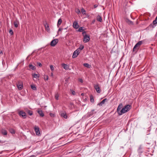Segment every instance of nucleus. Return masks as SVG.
I'll return each mask as SVG.
<instances>
[{"label": "nucleus", "instance_id": "nucleus-1", "mask_svg": "<svg viewBox=\"0 0 157 157\" xmlns=\"http://www.w3.org/2000/svg\"><path fill=\"white\" fill-rule=\"evenodd\" d=\"M131 108V106L129 105H127L124 106L119 113V115H121L123 114L124 113L127 112L129 111Z\"/></svg>", "mask_w": 157, "mask_h": 157}, {"label": "nucleus", "instance_id": "nucleus-2", "mask_svg": "<svg viewBox=\"0 0 157 157\" xmlns=\"http://www.w3.org/2000/svg\"><path fill=\"white\" fill-rule=\"evenodd\" d=\"M143 41L142 40L139 41L134 46L133 48V51H135L136 50L138 49L140 45L143 44Z\"/></svg>", "mask_w": 157, "mask_h": 157}, {"label": "nucleus", "instance_id": "nucleus-3", "mask_svg": "<svg viewBox=\"0 0 157 157\" xmlns=\"http://www.w3.org/2000/svg\"><path fill=\"white\" fill-rule=\"evenodd\" d=\"M90 40V36L86 34H85V35L83 36V41L84 43H87Z\"/></svg>", "mask_w": 157, "mask_h": 157}, {"label": "nucleus", "instance_id": "nucleus-4", "mask_svg": "<svg viewBox=\"0 0 157 157\" xmlns=\"http://www.w3.org/2000/svg\"><path fill=\"white\" fill-rule=\"evenodd\" d=\"M19 115L25 119L26 118V115L25 112L23 111H20L18 112Z\"/></svg>", "mask_w": 157, "mask_h": 157}, {"label": "nucleus", "instance_id": "nucleus-5", "mask_svg": "<svg viewBox=\"0 0 157 157\" xmlns=\"http://www.w3.org/2000/svg\"><path fill=\"white\" fill-rule=\"evenodd\" d=\"M58 39H56L52 40L51 42L50 45L52 47L55 46L56 45V44L58 43Z\"/></svg>", "mask_w": 157, "mask_h": 157}, {"label": "nucleus", "instance_id": "nucleus-6", "mask_svg": "<svg viewBox=\"0 0 157 157\" xmlns=\"http://www.w3.org/2000/svg\"><path fill=\"white\" fill-rule=\"evenodd\" d=\"M35 131L36 132V134L37 135H40V132L39 130V128L37 126H35L34 127Z\"/></svg>", "mask_w": 157, "mask_h": 157}, {"label": "nucleus", "instance_id": "nucleus-7", "mask_svg": "<svg viewBox=\"0 0 157 157\" xmlns=\"http://www.w3.org/2000/svg\"><path fill=\"white\" fill-rule=\"evenodd\" d=\"M80 52L77 50V49L75 50L73 53L72 55V58H75L76 57L78 56L79 55Z\"/></svg>", "mask_w": 157, "mask_h": 157}, {"label": "nucleus", "instance_id": "nucleus-8", "mask_svg": "<svg viewBox=\"0 0 157 157\" xmlns=\"http://www.w3.org/2000/svg\"><path fill=\"white\" fill-rule=\"evenodd\" d=\"M60 115L61 117H63L65 119H67V113L64 111L61 112L60 113Z\"/></svg>", "mask_w": 157, "mask_h": 157}, {"label": "nucleus", "instance_id": "nucleus-9", "mask_svg": "<svg viewBox=\"0 0 157 157\" xmlns=\"http://www.w3.org/2000/svg\"><path fill=\"white\" fill-rule=\"evenodd\" d=\"M17 86L19 90H21L22 89L23 87L22 83L21 82H19L17 84Z\"/></svg>", "mask_w": 157, "mask_h": 157}, {"label": "nucleus", "instance_id": "nucleus-10", "mask_svg": "<svg viewBox=\"0 0 157 157\" xmlns=\"http://www.w3.org/2000/svg\"><path fill=\"white\" fill-rule=\"evenodd\" d=\"M73 27L76 29H78L79 27L78 23L77 21H74L73 23Z\"/></svg>", "mask_w": 157, "mask_h": 157}, {"label": "nucleus", "instance_id": "nucleus-11", "mask_svg": "<svg viewBox=\"0 0 157 157\" xmlns=\"http://www.w3.org/2000/svg\"><path fill=\"white\" fill-rule=\"evenodd\" d=\"M94 88L96 89L97 92L99 93L101 92V89L98 85H97L94 86Z\"/></svg>", "mask_w": 157, "mask_h": 157}, {"label": "nucleus", "instance_id": "nucleus-12", "mask_svg": "<svg viewBox=\"0 0 157 157\" xmlns=\"http://www.w3.org/2000/svg\"><path fill=\"white\" fill-rule=\"evenodd\" d=\"M94 110L93 109L91 111L88 113L87 116L88 117H90L92 116L93 115L94 113H96V112L94 113Z\"/></svg>", "mask_w": 157, "mask_h": 157}, {"label": "nucleus", "instance_id": "nucleus-13", "mask_svg": "<svg viewBox=\"0 0 157 157\" xmlns=\"http://www.w3.org/2000/svg\"><path fill=\"white\" fill-rule=\"evenodd\" d=\"M61 65L63 67V68L65 70H68L69 69V66H68L65 63H62L61 64Z\"/></svg>", "mask_w": 157, "mask_h": 157}, {"label": "nucleus", "instance_id": "nucleus-14", "mask_svg": "<svg viewBox=\"0 0 157 157\" xmlns=\"http://www.w3.org/2000/svg\"><path fill=\"white\" fill-rule=\"evenodd\" d=\"M123 107V104L122 103L118 105V108H117V111L118 114H119V113L120 112V111H121V108Z\"/></svg>", "mask_w": 157, "mask_h": 157}, {"label": "nucleus", "instance_id": "nucleus-15", "mask_svg": "<svg viewBox=\"0 0 157 157\" xmlns=\"http://www.w3.org/2000/svg\"><path fill=\"white\" fill-rule=\"evenodd\" d=\"M97 21L101 22H102V17L101 16L99 15H98V16H97Z\"/></svg>", "mask_w": 157, "mask_h": 157}, {"label": "nucleus", "instance_id": "nucleus-16", "mask_svg": "<svg viewBox=\"0 0 157 157\" xmlns=\"http://www.w3.org/2000/svg\"><path fill=\"white\" fill-rule=\"evenodd\" d=\"M106 100V98H105L100 103L98 104V105H99L100 106H102L103 104H104Z\"/></svg>", "mask_w": 157, "mask_h": 157}, {"label": "nucleus", "instance_id": "nucleus-17", "mask_svg": "<svg viewBox=\"0 0 157 157\" xmlns=\"http://www.w3.org/2000/svg\"><path fill=\"white\" fill-rule=\"evenodd\" d=\"M37 112L41 117H43L44 116V114L43 113L41 110H38L37 111Z\"/></svg>", "mask_w": 157, "mask_h": 157}, {"label": "nucleus", "instance_id": "nucleus-18", "mask_svg": "<svg viewBox=\"0 0 157 157\" xmlns=\"http://www.w3.org/2000/svg\"><path fill=\"white\" fill-rule=\"evenodd\" d=\"M19 24V22L17 20H16L13 22V24L16 28L18 27V24Z\"/></svg>", "mask_w": 157, "mask_h": 157}, {"label": "nucleus", "instance_id": "nucleus-19", "mask_svg": "<svg viewBox=\"0 0 157 157\" xmlns=\"http://www.w3.org/2000/svg\"><path fill=\"white\" fill-rule=\"evenodd\" d=\"M125 21L129 25H133V22L128 19H126Z\"/></svg>", "mask_w": 157, "mask_h": 157}, {"label": "nucleus", "instance_id": "nucleus-20", "mask_svg": "<svg viewBox=\"0 0 157 157\" xmlns=\"http://www.w3.org/2000/svg\"><path fill=\"white\" fill-rule=\"evenodd\" d=\"M32 75L33 78H39L40 76L39 74H33Z\"/></svg>", "mask_w": 157, "mask_h": 157}, {"label": "nucleus", "instance_id": "nucleus-21", "mask_svg": "<svg viewBox=\"0 0 157 157\" xmlns=\"http://www.w3.org/2000/svg\"><path fill=\"white\" fill-rule=\"evenodd\" d=\"M62 22V20L61 19L59 18L58 21L57 26L58 27H59L60 25Z\"/></svg>", "mask_w": 157, "mask_h": 157}, {"label": "nucleus", "instance_id": "nucleus-22", "mask_svg": "<svg viewBox=\"0 0 157 157\" xmlns=\"http://www.w3.org/2000/svg\"><path fill=\"white\" fill-rule=\"evenodd\" d=\"M84 48V47L83 45H81L80 47L77 49V50H78L80 52Z\"/></svg>", "mask_w": 157, "mask_h": 157}, {"label": "nucleus", "instance_id": "nucleus-23", "mask_svg": "<svg viewBox=\"0 0 157 157\" xmlns=\"http://www.w3.org/2000/svg\"><path fill=\"white\" fill-rule=\"evenodd\" d=\"M44 26H45V28L48 31H49L50 30V28H49V26L48 25V24L47 23H46L45 25H44Z\"/></svg>", "mask_w": 157, "mask_h": 157}, {"label": "nucleus", "instance_id": "nucleus-24", "mask_svg": "<svg viewBox=\"0 0 157 157\" xmlns=\"http://www.w3.org/2000/svg\"><path fill=\"white\" fill-rule=\"evenodd\" d=\"M29 67L30 69L33 70H35L36 69L35 67L33 66L32 64H29Z\"/></svg>", "mask_w": 157, "mask_h": 157}, {"label": "nucleus", "instance_id": "nucleus-25", "mask_svg": "<svg viewBox=\"0 0 157 157\" xmlns=\"http://www.w3.org/2000/svg\"><path fill=\"white\" fill-rule=\"evenodd\" d=\"M59 94L58 93H56L55 94V98L56 100L59 99Z\"/></svg>", "mask_w": 157, "mask_h": 157}, {"label": "nucleus", "instance_id": "nucleus-26", "mask_svg": "<svg viewBox=\"0 0 157 157\" xmlns=\"http://www.w3.org/2000/svg\"><path fill=\"white\" fill-rule=\"evenodd\" d=\"M83 66L88 68H90L91 67V65L87 63H84L83 64Z\"/></svg>", "mask_w": 157, "mask_h": 157}, {"label": "nucleus", "instance_id": "nucleus-27", "mask_svg": "<svg viewBox=\"0 0 157 157\" xmlns=\"http://www.w3.org/2000/svg\"><path fill=\"white\" fill-rule=\"evenodd\" d=\"M81 11L83 15H86V11L83 8H82L81 10Z\"/></svg>", "mask_w": 157, "mask_h": 157}, {"label": "nucleus", "instance_id": "nucleus-28", "mask_svg": "<svg viewBox=\"0 0 157 157\" xmlns=\"http://www.w3.org/2000/svg\"><path fill=\"white\" fill-rule=\"evenodd\" d=\"M2 133L3 135H6L7 134L6 131L5 130H2Z\"/></svg>", "mask_w": 157, "mask_h": 157}, {"label": "nucleus", "instance_id": "nucleus-29", "mask_svg": "<svg viewBox=\"0 0 157 157\" xmlns=\"http://www.w3.org/2000/svg\"><path fill=\"white\" fill-rule=\"evenodd\" d=\"M31 89L33 90H36V87L35 85H31Z\"/></svg>", "mask_w": 157, "mask_h": 157}, {"label": "nucleus", "instance_id": "nucleus-30", "mask_svg": "<svg viewBox=\"0 0 157 157\" xmlns=\"http://www.w3.org/2000/svg\"><path fill=\"white\" fill-rule=\"evenodd\" d=\"M28 114L30 116H31L33 114V111L30 110H28L27 111Z\"/></svg>", "mask_w": 157, "mask_h": 157}, {"label": "nucleus", "instance_id": "nucleus-31", "mask_svg": "<svg viewBox=\"0 0 157 157\" xmlns=\"http://www.w3.org/2000/svg\"><path fill=\"white\" fill-rule=\"evenodd\" d=\"M48 76L47 75H44V80L47 81L48 80Z\"/></svg>", "mask_w": 157, "mask_h": 157}, {"label": "nucleus", "instance_id": "nucleus-32", "mask_svg": "<svg viewBox=\"0 0 157 157\" xmlns=\"http://www.w3.org/2000/svg\"><path fill=\"white\" fill-rule=\"evenodd\" d=\"M83 27H81L78 29V31L79 32H82L84 30Z\"/></svg>", "mask_w": 157, "mask_h": 157}, {"label": "nucleus", "instance_id": "nucleus-33", "mask_svg": "<svg viewBox=\"0 0 157 157\" xmlns=\"http://www.w3.org/2000/svg\"><path fill=\"white\" fill-rule=\"evenodd\" d=\"M90 101L91 102L93 103L94 101V99L92 96L90 97Z\"/></svg>", "mask_w": 157, "mask_h": 157}, {"label": "nucleus", "instance_id": "nucleus-34", "mask_svg": "<svg viewBox=\"0 0 157 157\" xmlns=\"http://www.w3.org/2000/svg\"><path fill=\"white\" fill-rule=\"evenodd\" d=\"M76 12L78 14H80L81 13L80 11L79 10V9H77L75 10Z\"/></svg>", "mask_w": 157, "mask_h": 157}, {"label": "nucleus", "instance_id": "nucleus-35", "mask_svg": "<svg viewBox=\"0 0 157 157\" xmlns=\"http://www.w3.org/2000/svg\"><path fill=\"white\" fill-rule=\"evenodd\" d=\"M155 26H156V25H154L153 24H151L149 25V27H152L153 28H155Z\"/></svg>", "mask_w": 157, "mask_h": 157}, {"label": "nucleus", "instance_id": "nucleus-36", "mask_svg": "<svg viewBox=\"0 0 157 157\" xmlns=\"http://www.w3.org/2000/svg\"><path fill=\"white\" fill-rule=\"evenodd\" d=\"M9 33L11 35H12L13 34V32L12 29H10L9 31Z\"/></svg>", "mask_w": 157, "mask_h": 157}, {"label": "nucleus", "instance_id": "nucleus-37", "mask_svg": "<svg viewBox=\"0 0 157 157\" xmlns=\"http://www.w3.org/2000/svg\"><path fill=\"white\" fill-rule=\"evenodd\" d=\"M10 131L12 134H14L15 133V131L13 129H10Z\"/></svg>", "mask_w": 157, "mask_h": 157}, {"label": "nucleus", "instance_id": "nucleus-38", "mask_svg": "<svg viewBox=\"0 0 157 157\" xmlns=\"http://www.w3.org/2000/svg\"><path fill=\"white\" fill-rule=\"evenodd\" d=\"M153 24L154 25H155L156 24H157V20H155L153 21Z\"/></svg>", "mask_w": 157, "mask_h": 157}, {"label": "nucleus", "instance_id": "nucleus-39", "mask_svg": "<svg viewBox=\"0 0 157 157\" xmlns=\"http://www.w3.org/2000/svg\"><path fill=\"white\" fill-rule=\"evenodd\" d=\"M50 69L52 71H54V68L52 65H51L50 66Z\"/></svg>", "mask_w": 157, "mask_h": 157}, {"label": "nucleus", "instance_id": "nucleus-40", "mask_svg": "<svg viewBox=\"0 0 157 157\" xmlns=\"http://www.w3.org/2000/svg\"><path fill=\"white\" fill-rule=\"evenodd\" d=\"M141 149H142V147H141L140 146V147H139V148L138 149V151L141 152H142V151H141Z\"/></svg>", "mask_w": 157, "mask_h": 157}, {"label": "nucleus", "instance_id": "nucleus-41", "mask_svg": "<svg viewBox=\"0 0 157 157\" xmlns=\"http://www.w3.org/2000/svg\"><path fill=\"white\" fill-rule=\"evenodd\" d=\"M71 91H72L71 93H72V94H73V95H75V91H73L72 90H71Z\"/></svg>", "mask_w": 157, "mask_h": 157}, {"label": "nucleus", "instance_id": "nucleus-42", "mask_svg": "<svg viewBox=\"0 0 157 157\" xmlns=\"http://www.w3.org/2000/svg\"><path fill=\"white\" fill-rule=\"evenodd\" d=\"M49 115L52 117H54V114L52 113H50Z\"/></svg>", "mask_w": 157, "mask_h": 157}, {"label": "nucleus", "instance_id": "nucleus-43", "mask_svg": "<svg viewBox=\"0 0 157 157\" xmlns=\"http://www.w3.org/2000/svg\"><path fill=\"white\" fill-rule=\"evenodd\" d=\"M37 64L39 65V66L40 67L42 66V64L40 63H38Z\"/></svg>", "mask_w": 157, "mask_h": 157}, {"label": "nucleus", "instance_id": "nucleus-44", "mask_svg": "<svg viewBox=\"0 0 157 157\" xmlns=\"http://www.w3.org/2000/svg\"><path fill=\"white\" fill-rule=\"evenodd\" d=\"M82 35L83 36L85 35V34H86V32L85 31H83L82 33Z\"/></svg>", "mask_w": 157, "mask_h": 157}, {"label": "nucleus", "instance_id": "nucleus-45", "mask_svg": "<svg viewBox=\"0 0 157 157\" xmlns=\"http://www.w3.org/2000/svg\"><path fill=\"white\" fill-rule=\"evenodd\" d=\"M95 19H94V20H93L92 21V23H91V24H94V23L95 22Z\"/></svg>", "mask_w": 157, "mask_h": 157}, {"label": "nucleus", "instance_id": "nucleus-46", "mask_svg": "<svg viewBox=\"0 0 157 157\" xmlns=\"http://www.w3.org/2000/svg\"><path fill=\"white\" fill-rule=\"evenodd\" d=\"M63 29H62V28H59L58 30V32L59 31H62L63 30Z\"/></svg>", "mask_w": 157, "mask_h": 157}, {"label": "nucleus", "instance_id": "nucleus-47", "mask_svg": "<svg viewBox=\"0 0 157 157\" xmlns=\"http://www.w3.org/2000/svg\"><path fill=\"white\" fill-rule=\"evenodd\" d=\"M98 6V5H94V7L95 8H97Z\"/></svg>", "mask_w": 157, "mask_h": 157}, {"label": "nucleus", "instance_id": "nucleus-48", "mask_svg": "<svg viewBox=\"0 0 157 157\" xmlns=\"http://www.w3.org/2000/svg\"><path fill=\"white\" fill-rule=\"evenodd\" d=\"M29 157H35V156L34 155H31Z\"/></svg>", "mask_w": 157, "mask_h": 157}, {"label": "nucleus", "instance_id": "nucleus-49", "mask_svg": "<svg viewBox=\"0 0 157 157\" xmlns=\"http://www.w3.org/2000/svg\"><path fill=\"white\" fill-rule=\"evenodd\" d=\"M79 81L81 82H83V80H82V79H80L79 80Z\"/></svg>", "mask_w": 157, "mask_h": 157}, {"label": "nucleus", "instance_id": "nucleus-50", "mask_svg": "<svg viewBox=\"0 0 157 157\" xmlns=\"http://www.w3.org/2000/svg\"><path fill=\"white\" fill-rule=\"evenodd\" d=\"M51 76H53V73H52L51 74Z\"/></svg>", "mask_w": 157, "mask_h": 157}, {"label": "nucleus", "instance_id": "nucleus-51", "mask_svg": "<svg viewBox=\"0 0 157 157\" xmlns=\"http://www.w3.org/2000/svg\"><path fill=\"white\" fill-rule=\"evenodd\" d=\"M0 53H2V51H1V52Z\"/></svg>", "mask_w": 157, "mask_h": 157}, {"label": "nucleus", "instance_id": "nucleus-52", "mask_svg": "<svg viewBox=\"0 0 157 157\" xmlns=\"http://www.w3.org/2000/svg\"><path fill=\"white\" fill-rule=\"evenodd\" d=\"M1 142V141L0 140V142Z\"/></svg>", "mask_w": 157, "mask_h": 157}]
</instances>
